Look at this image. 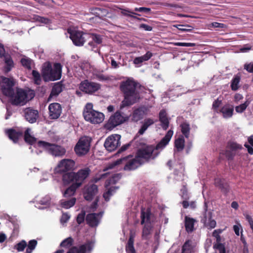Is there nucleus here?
Masks as SVG:
<instances>
[{"mask_svg":"<svg viewBox=\"0 0 253 253\" xmlns=\"http://www.w3.org/2000/svg\"><path fill=\"white\" fill-rule=\"evenodd\" d=\"M34 94L30 93L29 95L26 91L17 87V105H23L34 97Z\"/></svg>","mask_w":253,"mask_h":253,"instance_id":"obj_15","label":"nucleus"},{"mask_svg":"<svg viewBox=\"0 0 253 253\" xmlns=\"http://www.w3.org/2000/svg\"><path fill=\"white\" fill-rule=\"evenodd\" d=\"M121 136L118 134H112L108 137L104 142V145L109 152L115 150L121 145Z\"/></svg>","mask_w":253,"mask_h":253,"instance_id":"obj_11","label":"nucleus"},{"mask_svg":"<svg viewBox=\"0 0 253 253\" xmlns=\"http://www.w3.org/2000/svg\"><path fill=\"white\" fill-rule=\"evenodd\" d=\"M76 201L75 198H72L71 199L68 201H62L61 205L62 207L65 209H69L71 207L74 206Z\"/></svg>","mask_w":253,"mask_h":253,"instance_id":"obj_44","label":"nucleus"},{"mask_svg":"<svg viewBox=\"0 0 253 253\" xmlns=\"http://www.w3.org/2000/svg\"><path fill=\"white\" fill-rule=\"evenodd\" d=\"M213 211L208 209V203L205 202L204 211L201 217V222L205 227L209 230L214 228L216 226V221L212 218Z\"/></svg>","mask_w":253,"mask_h":253,"instance_id":"obj_8","label":"nucleus"},{"mask_svg":"<svg viewBox=\"0 0 253 253\" xmlns=\"http://www.w3.org/2000/svg\"><path fill=\"white\" fill-rule=\"evenodd\" d=\"M159 121L162 128L165 130H167L169 126V121L166 111L164 109L161 110L159 112Z\"/></svg>","mask_w":253,"mask_h":253,"instance_id":"obj_28","label":"nucleus"},{"mask_svg":"<svg viewBox=\"0 0 253 253\" xmlns=\"http://www.w3.org/2000/svg\"><path fill=\"white\" fill-rule=\"evenodd\" d=\"M173 133V131L172 130H169L161 140L155 146L154 145L155 150L163 149L169 144Z\"/></svg>","mask_w":253,"mask_h":253,"instance_id":"obj_23","label":"nucleus"},{"mask_svg":"<svg viewBox=\"0 0 253 253\" xmlns=\"http://www.w3.org/2000/svg\"><path fill=\"white\" fill-rule=\"evenodd\" d=\"M192 247L190 240L186 241L183 244L182 248L181 253H191Z\"/></svg>","mask_w":253,"mask_h":253,"instance_id":"obj_52","label":"nucleus"},{"mask_svg":"<svg viewBox=\"0 0 253 253\" xmlns=\"http://www.w3.org/2000/svg\"><path fill=\"white\" fill-rule=\"evenodd\" d=\"M24 116L25 119L30 123H35L39 118L38 110L27 108L23 110Z\"/></svg>","mask_w":253,"mask_h":253,"instance_id":"obj_20","label":"nucleus"},{"mask_svg":"<svg viewBox=\"0 0 253 253\" xmlns=\"http://www.w3.org/2000/svg\"><path fill=\"white\" fill-rule=\"evenodd\" d=\"M180 127L183 136L186 138H188L190 136L191 129L190 124L187 122H183L180 125Z\"/></svg>","mask_w":253,"mask_h":253,"instance_id":"obj_35","label":"nucleus"},{"mask_svg":"<svg viewBox=\"0 0 253 253\" xmlns=\"http://www.w3.org/2000/svg\"><path fill=\"white\" fill-rule=\"evenodd\" d=\"M98 192V187L94 184H92L86 187L84 193V198L86 201H91Z\"/></svg>","mask_w":253,"mask_h":253,"instance_id":"obj_22","label":"nucleus"},{"mask_svg":"<svg viewBox=\"0 0 253 253\" xmlns=\"http://www.w3.org/2000/svg\"><path fill=\"white\" fill-rule=\"evenodd\" d=\"M93 247V243L88 241L85 244L79 247L74 246L70 248L67 253H86L90 252Z\"/></svg>","mask_w":253,"mask_h":253,"instance_id":"obj_16","label":"nucleus"},{"mask_svg":"<svg viewBox=\"0 0 253 253\" xmlns=\"http://www.w3.org/2000/svg\"><path fill=\"white\" fill-rule=\"evenodd\" d=\"M91 172L89 168H85L78 170L77 172H75L76 175V182H74L77 185V187H80L84 180L89 176Z\"/></svg>","mask_w":253,"mask_h":253,"instance_id":"obj_17","label":"nucleus"},{"mask_svg":"<svg viewBox=\"0 0 253 253\" xmlns=\"http://www.w3.org/2000/svg\"><path fill=\"white\" fill-rule=\"evenodd\" d=\"M154 123L155 122L152 119L147 118L145 119L143 125L138 131V133L140 135L143 134L148 127L154 124Z\"/></svg>","mask_w":253,"mask_h":253,"instance_id":"obj_37","label":"nucleus"},{"mask_svg":"<svg viewBox=\"0 0 253 253\" xmlns=\"http://www.w3.org/2000/svg\"><path fill=\"white\" fill-rule=\"evenodd\" d=\"M121 13L124 16H126L130 17H131L132 14H135V15H138V16L140 15V14H139L138 13H135L133 11H131L127 9H123L121 11Z\"/></svg>","mask_w":253,"mask_h":253,"instance_id":"obj_62","label":"nucleus"},{"mask_svg":"<svg viewBox=\"0 0 253 253\" xmlns=\"http://www.w3.org/2000/svg\"><path fill=\"white\" fill-rule=\"evenodd\" d=\"M132 156L130 155L127 156L122 158L116 161L109 164L108 169H112L116 166L119 165L123 163H125L124 169L126 170H134L140 166L144 164V162L142 160H139L135 158H132Z\"/></svg>","mask_w":253,"mask_h":253,"instance_id":"obj_3","label":"nucleus"},{"mask_svg":"<svg viewBox=\"0 0 253 253\" xmlns=\"http://www.w3.org/2000/svg\"><path fill=\"white\" fill-rule=\"evenodd\" d=\"M37 244L38 242L37 240L34 239L30 240L28 242V244H27V248L25 253H32L33 250L36 248Z\"/></svg>","mask_w":253,"mask_h":253,"instance_id":"obj_45","label":"nucleus"},{"mask_svg":"<svg viewBox=\"0 0 253 253\" xmlns=\"http://www.w3.org/2000/svg\"><path fill=\"white\" fill-rule=\"evenodd\" d=\"M91 139L87 136L81 137L76 144L74 151L79 156L86 154L89 150Z\"/></svg>","mask_w":253,"mask_h":253,"instance_id":"obj_10","label":"nucleus"},{"mask_svg":"<svg viewBox=\"0 0 253 253\" xmlns=\"http://www.w3.org/2000/svg\"><path fill=\"white\" fill-rule=\"evenodd\" d=\"M196 220L192 217L186 216L184 219L185 230L188 233H191L194 230V224Z\"/></svg>","mask_w":253,"mask_h":253,"instance_id":"obj_29","label":"nucleus"},{"mask_svg":"<svg viewBox=\"0 0 253 253\" xmlns=\"http://www.w3.org/2000/svg\"><path fill=\"white\" fill-rule=\"evenodd\" d=\"M67 32L73 43L78 46H83L84 42L88 40V37L90 36L89 33L71 28H68Z\"/></svg>","mask_w":253,"mask_h":253,"instance_id":"obj_9","label":"nucleus"},{"mask_svg":"<svg viewBox=\"0 0 253 253\" xmlns=\"http://www.w3.org/2000/svg\"><path fill=\"white\" fill-rule=\"evenodd\" d=\"M85 212L84 211H82L80 213L77 217V222L79 224H81L83 223L85 219Z\"/></svg>","mask_w":253,"mask_h":253,"instance_id":"obj_59","label":"nucleus"},{"mask_svg":"<svg viewBox=\"0 0 253 253\" xmlns=\"http://www.w3.org/2000/svg\"><path fill=\"white\" fill-rule=\"evenodd\" d=\"M5 134L8 138L13 141L14 143H16V130L14 128L6 129L5 130Z\"/></svg>","mask_w":253,"mask_h":253,"instance_id":"obj_47","label":"nucleus"},{"mask_svg":"<svg viewBox=\"0 0 253 253\" xmlns=\"http://www.w3.org/2000/svg\"><path fill=\"white\" fill-rule=\"evenodd\" d=\"M88 37V44L93 50L97 47L98 44H100L102 42V38L101 36L96 34H90Z\"/></svg>","mask_w":253,"mask_h":253,"instance_id":"obj_24","label":"nucleus"},{"mask_svg":"<svg viewBox=\"0 0 253 253\" xmlns=\"http://www.w3.org/2000/svg\"><path fill=\"white\" fill-rule=\"evenodd\" d=\"M185 146V139L184 136L181 135L178 138L176 139L174 142V147L178 152L182 151Z\"/></svg>","mask_w":253,"mask_h":253,"instance_id":"obj_38","label":"nucleus"},{"mask_svg":"<svg viewBox=\"0 0 253 253\" xmlns=\"http://www.w3.org/2000/svg\"><path fill=\"white\" fill-rule=\"evenodd\" d=\"M121 178L120 173L113 174L111 177L107 179L105 183V187L107 188L111 184H115Z\"/></svg>","mask_w":253,"mask_h":253,"instance_id":"obj_39","label":"nucleus"},{"mask_svg":"<svg viewBox=\"0 0 253 253\" xmlns=\"http://www.w3.org/2000/svg\"><path fill=\"white\" fill-rule=\"evenodd\" d=\"M225 154L228 160H233L235 156V154L233 153V151L230 150H226Z\"/></svg>","mask_w":253,"mask_h":253,"instance_id":"obj_64","label":"nucleus"},{"mask_svg":"<svg viewBox=\"0 0 253 253\" xmlns=\"http://www.w3.org/2000/svg\"><path fill=\"white\" fill-rule=\"evenodd\" d=\"M152 56L153 53L148 51L146 54L143 56L135 57L133 61V63L135 65L141 64L144 61L149 60Z\"/></svg>","mask_w":253,"mask_h":253,"instance_id":"obj_31","label":"nucleus"},{"mask_svg":"<svg viewBox=\"0 0 253 253\" xmlns=\"http://www.w3.org/2000/svg\"><path fill=\"white\" fill-rule=\"evenodd\" d=\"M32 74L33 77L34 83L37 85H40L41 83V77L39 72L38 71L34 70L32 71Z\"/></svg>","mask_w":253,"mask_h":253,"instance_id":"obj_53","label":"nucleus"},{"mask_svg":"<svg viewBox=\"0 0 253 253\" xmlns=\"http://www.w3.org/2000/svg\"><path fill=\"white\" fill-rule=\"evenodd\" d=\"M31 129L30 128H27L24 131V140L29 145H32L37 141V138L31 135Z\"/></svg>","mask_w":253,"mask_h":253,"instance_id":"obj_30","label":"nucleus"},{"mask_svg":"<svg viewBox=\"0 0 253 253\" xmlns=\"http://www.w3.org/2000/svg\"><path fill=\"white\" fill-rule=\"evenodd\" d=\"M144 115V111H142L140 109H136L135 110H134L133 114H132V120L134 122H138V121L141 120Z\"/></svg>","mask_w":253,"mask_h":253,"instance_id":"obj_41","label":"nucleus"},{"mask_svg":"<svg viewBox=\"0 0 253 253\" xmlns=\"http://www.w3.org/2000/svg\"><path fill=\"white\" fill-rule=\"evenodd\" d=\"M152 228V226L151 224H145L142 229V237L146 239L147 236L150 234Z\"/></svg>","mask_w":253,"mask_h":253,"instance_id":"obj_49","label":"nucleus"},{"mask_svg":"<svg viewBox=\"0 0 253 253\" xmlns=\"http://www.w3.org/2000/svg\"><path fill=\"white\" fill-rule=\"evenodd\" d=\"M213 248L219 251V253H226L224 245L222 243H216L213 245Z\"/></svg>","mask_w":253,"mask_h":253,"instance_id":"obj_58","label":"nucleus"},{"mask_svg":"<svg viewBox=\"0 0 253 253\" xmlns=\"http://www.w3.org/2000/svg\"><path fill=\"white\" fill-rule=\"evenodd\" d=\"M134 236L131 234L126 246V251L127 253H136L134 247Z\"/></svg>","mask_w":253,"mask_h":253,"instance_id":"obj_33","label":"nucleus"},{"mask_svg":"<svg viewBox=\"0 0 253 253\" xmlns=\"http://www.w3.org/2000/svg\"><path fill=\"white\" fill-rule=\"evenodd\" d=\"M227 147L232 151H236L238 150L243 149V147L241 144L234 141H229L228 142Z\"/></svg>","mask_w":253,"mask_h":253,"instance_id":"obj_46","label":"nucleus"},{"mask_svg":"<svg viewBox=\"0 0 253 253\" xmlns=\"http://www.w3.org/2000/svg\"><path fill=\"white\" fill-rule=\"evenodd\" d=\"M159 153L155 150L153 145H149L137 150L136 158L142 160L144 164L149 163L151 160H154Z\"/></svg>","mask_w":253,"mask_h":253,"instance_id":"obj_6","label":"nucleus"},{"mask_svg":"<svg viewBox=\"0 0 253 253\" xmlns=\"http://www.w3.org/2000/svg\"><path fill=\"white\" fill-rule=\"evenodd\" d=\"M49 117L50 119H58L62 113V107L58 103H53L48 106Z\"/></svg>","mask_w":253,"mask_h":253,"instance_id":"obj_19","label":"nucleus"},{"mask_svg":"<svg viewBox=\"0 0 253 253\" xmlns=\"http://www.w3.org/2000/svg\"><path fill=\"white\" fill-rule=\"evenodd\" d=\"M241 80L240 76L237 75L232 79L231 83V88L233 91H236L239 88V83Z\"/></svg>","mask_w":253,"mask_h":253,"instance_id":"obj_42","label":"nucleus"},{"mask_svg":"<svg viewBox=\"0 0 253 253\" xmlns=\"http://www.w3.org/2000/svg\"><path fill=\"white\" fill-rule=\"evenodd\" d=\"M62 180L65 184L76 182V175L74 172H65L62 176Z\"/></svg>","mask_w":253,"mask_h":253,"instance_id":"obj_32","label":"nucleus"},{"mask_svg":"<svg viewBox=\"0 0 253 253\" xmlns=\"http://www.w3.org/2000/svg\"><path fill=\"white\" fill-rule=\"evenodd\" d=\"M106 188L107 189V191L104 193L103 197L105 201L108 202L110 199V197L116 192L119 187L112 186Z\"/></svg>","mask_w":253,"mask_h":253,"instance_id":"obj_36","label":"nucleus"},{"mask_svg":"<svg viewBox=\"0 0 253 253\" xmlns=\"http://www.w3.org/2000/svg\"><path fill=\"white\" fill-rule=\"evenodd\" d=\"M75 162L71 159H63L61 160L55 169L58 173H62L72 170L75 167Z\"/></svg>","mask_w":253,"mask_h":253,"instance_id":"obj_13","label":"nucleus"},{"mask_svg":"<svg viewBox=\"0 0 253 253\" xmlns=\"http://www.w3.org/2000/svg\"><path fill=\"white\" fill-rule=\"evenodd\" d=\"M3 58L5 63L4 67V72L8 73L10 71L13 66V62L11 56L5 52V48L2 44L0 43V58Z\"/></svg>","mask_w":253,"mask_h":253,"instance_id":"obj_14","label":"nucleus"},{"mask_svg":"<svg viewBox=\"0 0 253 253\" xmlns=\"http://www.w3.org/2000/svg\"><path fill=\"white\" fill-rule=\"evenodd\" d=\"M64 86L61 82L55 83L53 86L50 95L48 98L49 101L53 97H57L62 91Z\"/></svg>","mask_w":253,"mask_h":253,"instance_id":"obj_27","label":"nucleus"},{"mask_svg":"<svg viewBox=\"0 0 253 253\" xmlns=\"http://www.w3.org/2000/svg\"><path fill=\"white\" fill-rule=\"evenodd\" d=\"M17 10L19 11L20 15H26L29 13V9L25 7L17 5Z\"/></svg>","mask_w":253,"mask_h":253,"instance_id":"obj_60","label":"nucleus"},{"mask_svg":"<svg viewBox=\"0 0 253 253\" xmlns=\"http://www.w3.org/2000/svg\"><path fill=\"white\" fill-rule=\"evenodd\" d=\"M79 187H77V185L73 183V184L69 187L63 193V196L66 198H69L74 195L76 189Z\"/></svg>","mask_w":253,"mask_h":253,"instance_id":"obj_40","label":"nucleus"},{"mask_svg":"<svg viewBox=\"0 0 253 253\" xmlns=\"http://www.w3.org/2000/svg\"><path fill=\"white\" fill-rule=\"evenodd\" d=\"M250 102L248 100L245 101L244 103L240 104L239 106L235 107V111L238 113H243L247 107L249 105Z\"/></svg>","mask_w":253,"mask_h":253,"instance_id":"obj_51","label":"nucleus"},{"mask_svg":"<svg viewBox=\"0 0 253 253\" xmlns=\"http://www.w3.org/2000/svg\"><path fill=\"white\" fill-rule=\"evenodd\" d=\"M27 246V244L25 240H22L17 244V251L22 252L24 250Z\"/></svg>","mask_w":253,"mask_h":253,"instance_id":"obj_57","label":"nucleus"},{"mask_svg":"<svg viewBox=\"0 0 253 253\" xmlns=\"http://www.w3.org/2000/svg\"><path fill=\"white\" fill-rule=\"evenodd\" d=\"M176 45L180 46L193 47L196 46V43L191 42H178L175 43Z\"/></svg>","mask_w":253,"mask_h":253,"instance_id":"obj_63","label":"nucleus"},{"mask_svg":"<svg viewBox=\"0 0 253 253\" xmlns=\"http://www.w3.org/2000/svg\"><path fill=\"white\" fill-rule=\"evenodd\" d=\"M91 11L92 13L96 16L102 19L106 17L108 13L107 10L103 8L95 7L92 8Z\"/></svg>","mask_w":253,"mask_h":253,"instance_id":"obj_34","label":"nucleus"},{"mask_svg":"<svg viewBox=\"0 0 253 253\" xmlns=\"http://www.w3.org/2000/svg\"><path fill=\"white\" fill-rule=\"evenodd\" d=\"M152 214L150 208H142L141 210V224H151V218Z\"/></svg>","mask_w":253,"mask_h":253,"instance_id":"obj_26","label":"nucleus"},{"mask_svg":"<svg viewBox=\"0 0 253 253\" xmlns=\"http://www.w3.org/2000/svg\"><path fill=\"white\" fill-rule=\"evenodd\" d=\"M20 63L24 68L28 70L31 69L32 60L30 58L24 56L20 60Z\"/></svg>","mask_w":253,"mask_h":253,"instance_id":"obj_48","label":"nucleus"},{"mask_svg":"<svg viewBox=\"0 0 253 253\" xmlns=\"http://www.w3.org/2000/svg\"><path fill=\"white\" fill-rule=\"evenodd\" d=\"M181 192L182 199L183 200L189 199V196L188 195L187 190L185 186H183V187L181 189Z\"/></svg>","mask_w":253,"mask_h":253,"instance_id":"obj_61","label":"nucleus"},{"mask_svg":"<svg viewBox=\"0 0 253 253\" xmlns=\"http://www.w3.org/2000/svg\"><path fill=\"white\" fill-rule=\"evenodd\" d=\"M84 117L85 121L93 124L102 123L104 120L103 113L93 109L91 103H87L83 112Z\"/></svg>","mask_w":253,"mask_h":253,"instance_id":"obj_5","label":"nucleus"},{"mask_svg":"<svg viewBox=\"0 0 253 253\" xmlns=\"http://www.w3.org/2000/svg\"><path fill=\"white\" fill-rule=\"evenodd\" d=\"M101 85L99 84L89 82L85 80L82 82L80 84L79 88L83 92L87 94H92L100 89Z\"/></svg>","mask_w":253,"mask_h":253,"instance_id":"obj_12","label":"nucleus"},{"mask_svg":"<svg viewBox=\"0 0 253 253\" xmlns=\"http://www.w3.org/2000/svg\"><path fill=\"white\" fill-rule=\"evenodd\" d=\"M103 212L99 213H91L86 215L85 221L86 224L90 227H95L98 226L100 219L102 216Z\"/></svg>","mask_w":253,"mask_h":253,"instance_id":"obj_18","label":"nucleus"},{"mask_svg":"<svg viewBox=\"0 0 253 253\" xmlns=\"http://www.w3.org/2000/svg\"><path fill=\"white\" fill-rule=\"evenodd\" d=\"M39 147L44 149L49 154L54 156L61 157L65 155L66 150L64 147L54 143L40 140L37 142Z\"/></svg>","mask_w":253,"mask_h":253,"instance_id":"obj_7","label":"nucleus"},{"mask_svg":"<svg viewBox=\"0 0 253 253\" xmlns=\"http://www.w3.org/2000/svg\"><path fill=\"white\" fill-rule=\"evenodd\" d=\"M33 19L37 22H39L40 23L45 24H49L50 23V20L49 19L44 17L40 16L38 15H34Z\"/></svg>","mask_w":253,"mask_h":253,"instance_id":"obj_50","label":"nucleus"},{"mask_svg":"<svg viewBox=\"0 0 253 253\" xmlns=\"http://www.w3.org/2000/svg\"><path fill=\"white\" fill-rule=\"evenodd\" d=\"M0 89L2 94L9 97V102L12 105H16V95L14 89V82L13 79L0 76Z\"/></svg>","mask_w":253,"mask_h":253,"instance_id":"obj_4","label":"nucleus"},{"mask_svg":"<svg viewBox=\"0 0 253 253\" xmlns=\"http://www.w3.org/2000/svg\"><path fill=\"white\" fill-rule=\"evenodd\" d=\"M173 26L182 32H190L193 29L192 26L189 25H176Z\"/></svg>","mask_w":253,"mask_h":253,"instance_id":"obj_54","label":"nucleus"},{"mask_svg":"<svg viewBox=\"0 0 253 253\" xmlns=\"http://www.w3.org/2000/svg\"><path fill=\"white\" fill-rule=\"evenodd\" d=\"M221 103H222V100H219V98H217L213 102V103L212 105V109L213 110V111L214 112H215L216 113H219V109H219V107L220 106Z\"/></svg>","mask_w":253,"mask_h":253,"instance_id":"obj_55","label":"nucleus"},{"mask_svg":"<svg viewBox=\"0 0 253 253\" xmlns=\"http://www.w3.org/2000/svg\"><path fill=\"white\" fill-rule=\"evenodd\" d=\"M222 232L221 229H216L214 230L212 232V236L216 238V243H220L221 241V237L220 236V234H221Z\"/></svg>","mask_w":253,"mask_h":253,"instance_id":"obj_56","label":"nucleus"},{"mask_svg":"<svg viewBox=\"0 0 253 253\" xmlns=\"http://www.w3.org/2000/svg\"><path fill=\"white\" fill-rule=\"evenodd\" d=\"M138 85V83L130 79L121 83L120 88L123 93L124 99L122 101L120 110L111 115L104 125L106 129L111 130L128 120L130 115V111L128 110V113H126L123 111V109L126 107L135 103L139 99V93L136 90Z\"/></svg>","mask_w":253,"mask_h":253,"instance_id":"obj_1","label":"nucleus"},{"mask_svg":"<svg viewBox=\"0 0 253 253\" xmlns=\"http://www.w3.org/2000/svg\"><path fill=\"white\" fill-rule=\"evenodd\" d=\"M61 72L62 66L60 63H54L52 68L51 63L48 62L44 64L42 75L44 81H54L61 78Z\"/></svg>","mask_w":253,"mask_h":253,"instance_id":"obj_2","label":"nucleus"},{"mask_svg":"<svg viewBox=\"0 0 253 253\" xmlns=\"http://www.w3.org/2000/svg\"><path fill=\"white\" fill-rule=\"evenodd\" d=\"M234 107L230 104H226L223 106L220 109L219 113L222 114L224 119L231 118L233 115Z\"/></svg>","mask_w":253,"mask_h":253,"instance_id":"obj_25","label":"nucleus"},{"mask_svg":"<svg viewBox=\"0 0 253 253\" xmlns=\"http://www.w3.org/2000/svg\"><path fill=\"white\" fill-rule=\"evenodd\" d=\"M74 240L73 238L71 237H68L65 239H64L61 243L60 247L65 248L66 249H70L71 248L73 244Z\"/></svg>","mask_w":253,"mask_h":253,"instance_id":"obj_43","label":"nucleus"},{"mask_svg":"<svg viewBox=\"0 0 253 253\" xmlns=\"http://www.w3.org/2000/svg\"><path fill=\"white\" fill-rule=\"evenodd\" d=\"M214 185L220 189L221 192L226 196L230 191V187L229 183L223 178H216L214 179Z\"/></svg>","mask_w":253,"mask_h":253,"instance_id":"obj_21","label":"nucleus"}]
</instances>
